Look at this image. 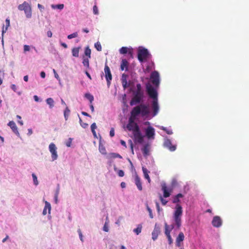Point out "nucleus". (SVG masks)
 <instances>
[{"instance_id":"obj_1","label":"nucleus","mask_w":249,"mask_h":249,"mask_svg":"<svg viewBox=\"0 0 249 249\" xmlns=\"http://www.w3.org/2000/svg\"><path fill=\"white\" fill-rule=\"evenodd\" d=\"M151 78L153 86L148 82H146L145 86L146 90L150 93V97L152 98V117H154L158 113L160 109L158 103V89L159 88L160 81L159 72L157 71H153L151 74Z\"/></svg>"},{"instance_id":"obj_2","label":"nucleus","mask_w":249,"mask_h":249,"mask_svg":"<svg viewBox=\"0 0 249 249\" xmlns=\"http://www.w3.org/2000/svg\"><path fill=\"white\" fill-rule=\"evenodd\" d=\"M150 115V111L147 104H142L133 107L130 111V117L128 118L125 128L127 130H132V125L138 121L140 117L144 120H149L151 118Z\"/></svg>"},{"instance_id":"obj_3","label":"nucleus","mask_w":249,"mask_h":249,"mask_svg":"<svg viewBox=\"0 0 249 249\" xmlns=\"http://www.w3.org/2000/svg\"><path fill=\"white\" fill-rule=\"evenodd\" d=\"M129 93L132 94V99L129 102L131 106L145 104L146 96L144 91L140 83H137L136 87H130L128 89Z\"/></svg>"},{"instance_id":"obj_4","label":"nucleus","mask_w":249,"mask_h":249,"mask_svg":"<svg viewBox=\"0 0 249 249\" xmlns=\"http://www.w3.org/2000/svg\"><path fill=\"white\" fill-rule=\"evenodd\" d=\"M183 214L182 207L180 204L176 205L173 214V223L169 225L170 230H178L181 226V217Z\"/></svg>"},{"instance_id":"obj_5","label":"nucleus","mask_w":249,"mask_h":249,"mask_svg":"<svg viewBox=\"0 0 249 249\" xmlns=\"http://www.w3.org/2000/svg\"><path fill=\"white\" fill-rule=\"evenodd\" d=\"M132 130H128L132 132L133 135V140L135 143L143 144V134L142 133L141 127L138 122L132 125Z\"/></svg>"},{"instance_id":"obj_6","label":"nucleus","mask_w":249,"mask_h":249,"mask_svg":"<svg viewBox=\"0 0 249 249\" xmlns=\"http://www.w3.org/2000/svg\"><path fill=\"white\" fill-rule=\"evenodd\" d=\"M152 57L148 49L142 46H140L137 51V58L140 62L144 63L149 60Z\"/></svg>"},{"instance_id":"obj_7","label":"nucleus","mask_w":249,"mask_h":249,"mask_svg":"<svg viewBox=\"0 0 249 249\" xmlns=\"http://www.w3.org/2000/svg\"><path fill=\"white\" fill-rule=\"evenodd\" d=\"M144 132L143 138H146L148 140H154L155 136V129L152 126H148L146 127L142 128Z\"/></svg>"},{"instance_id":"obj_8","label":"nucleus","mask_w":249,"mask_h":249,"mask_svg":"<svg viewBox=\"0 0 249 249\" xmlns=\"http://www.w3.org/2000/svg\"><path fill=\"white\" fill-rule=\"evenodd\" d=\"M163 146L169 149L171 152L175 151L177 149L176 145H173L171 140L168 139V137L166 136L164 137Z\"/></svg>"},{"instance_id":"obj_9","label":"nucleus","mask_w":249,"mask_h":249,"mask_svg":"<svg viewBox=\"0 0 249 249\" xmlns=\"http://www.w3.org/2000/svg\"><path fill=\"white\" fill-rule=\"evenodd\" d=\"M49 150L51 154L52 160L54 161L58 158V154L57 152V147L54 143H51L49 145Z\"/></svg>"},{"instance_id":"obj_10","label":"nucleus","mask_w":249,"mask_h":249,"mask_svg":"<svg viewBox=\"0 0 249 249\" xmlns=\"http://www.w3.org/2000/svg\"><path fill=\"white\" fill-rule=\"evenodd\" d=\"M172 190V188H168L165 183H162L161 184V190L163 192V197L167 198L169 197L171 194Z\"/></svg>"},{"instance_id":"obj_11","label":"nucleus","mask_w":249,"mask_h":249,"mask_svg":"<svg viewBox=\"0 0 249 249\" xmlns=\"http://www.w3.org/2000/svg\"><path fill=\"white\" fill-rule=\"evenodd\" d=\"M128 77V75L127 74L124 73L122 74L121 82L124 90H125L130 87V82L127 81Z\"/></svg>"},{"instance_id":"obj_12","label":"nucleus","mask_w":249,"mask_h":249,"mask_svg":"<svg viewBox=\"0 0 249 249\" xmlns=\"http://www.w3.org/2000/svg\"><path fill=\"white\" fill-rule=\"evenodd\" d=\"M212 224L214 227H220L222 225V220L221 217L217 215L213 216L212 221Z\"/></svg>"},{"instance_id":"obj_13","label":"nucleus","mask_w":249,"mask_h":249,"mask_svg":"<svg viewBox=\"0 0 249 249\" xmlns=\"http://www.w3.org/2000/svg\"><path fill=\"white\" fill-rule=\"evenodd\" d=\"M160 232V227L157 223H156L154 226V229L152 232V238L154 241L157 239L158 235Z\"/></svg>"},{"instance_id":"obj_14","label":"nucleus","mask_w":249,"mask_h":249,"mask_svg":"<svg viewBox=\"0 0 249 249\" xmlns=\"http://www.w3.org/2000/svg\"><path fill=\"white\" fill-rule=\"evenodd\" d=\"M142 147L141 148L142 154L145 158H146L149 155V146L150 144L147 142L145 143L143 141Z\"/></svg>"},{"instance_id":"obj_15","label":"nucleus","mask_w":249,"mask_h":249,"mask_svg":"<svg viewBox=\"0 0 249 249\" xmlns=\"http://www.w3.org/2000/svg\"><path fill=\"white\" fill-rule=\"evenodd\" d=\"M8 125L10 127V128L12 129L13 132L18 136H19V133L18 130V127L15 124V123L12 121H10L8 124Z\"/></svg>"},{"instance_id":"obj_16","label":"nucleus","mask_w":249,"mask_h":249,"mask_svg":"<svg viewBox=\"0 0 249 249\" xmlns=\"http://www.w3.org/2000/svg\"><path fill=\"white\" fill-rule=\"evenodd\" d=\"M183 197L184 195L182 194L178 193L173 197L172 202L176 204V205L180 204L179 203L181 202L180 198H182Z\"/></svg>"},{"instance_id":"obj_17","label":"nucleus","mask_w":249,"mask_h":249,"mask_svg":"<svg viewBox=\"0 0 249 249\" xmlns=\"http://www.w3.org/2000/svg\"><path fill=\"white\" fill-rule=\"evenodd\" d=\"M135 184L137 186V188L139 190H142V185L141 180L140 178L138 176L136 173H135Z\"/></svg>"},{"instance_id":"obj_18","label":"nucleus","mask_w":249,"mask_h":249,"mask_svg":"<svg viewBox=\"0 0 249 249\" xmlns=\"http://www.w3.org/2000/svg\"><path fill=\"white\" fill-rule=\"evenodd\" d=\"M47 210L48 211V213L50 214L51 211V205L49 202L46 201L45 202V207L43 209L42 212L43 215H45L47 214Z\"/></svg>"},{"instance_id":"obj_19","label":"nucleus","mask_w":249,"mask_h":249,"mask_svg":"<svg viewBox=\"0 0 249 249\" xmlns=\"http://www.w3.org/2000/svg\"><path fill=\"white\" fill-rule=\"evenodd\" d=\"M128 64V62L126 59H122L121 63V65H120L121 70L123 71L125 70V71H128V67H127Z\"/></svg>"},{"instance_id":"obj_20","label":"nucleus","mask_w":249,"mask_h":249,"mask_svg":"<svg viewBox=\"0 0 249 249\" xmlns=\"http://www.w3.org/2000/svg\"><path fill=\"white\" fill-rule=\"evenodd\" d=\"M24 13L26 15V17L27 18H31L32 17V10L31 7L28 5L25 9L24 10Z\"/></svg>"},{"instance_id":"obj_21","label":"nucleus","mask_w":249,"mask_h":249,"mask_svg":"<svg viewBox=\"0 0 249 249\" xmlns=\"http://www.w3.org/2000/svg\"><path fill=\"white\" fill-rule=\"evenodd\" d=\"M142 170L143 173L144 178L147 180L148 182L150 183L151 182V179L150 177L148 175L149 171L145 167H142Z\"/></svg>"},{"instance_id":"obj_22","label":"nucleus","mask_w":249,"mask_h":249,"mask_svg":"<svg viewBox=\"0 0 249 249\" xmlns=\"http://www.w3.org/2000/svg\"><path fill=\"white\" fill-rule=\"evenodd\" d=\"M104 71L105 73V78H108L112 77L110 70L109 67L106 64L104 68Z\"/></svg>"},{"instance_id":"obj_23","label":"nucleus","mask_w":249,"mask_h":249,"mask_svg":"<svg viewBox=\"0 0 249 249\" xmlns=\"http://www.w3.org/2000/svg\"><path fill=\"white\" fill-rule=\"evenodd\" d=\"M80 49V47H78L73 48L72 49V51H71L72 54L74 57H79V52Z\"/></svg>"},{"instance_id":"obj_24","label":"nucleus","mask_w":249,"mask_h":249,"mask_svg":"<svg viewBox=\"0 0 249 249\" xmlns=\"http://www.w3.org/2000/svg\"><path fill=\"white\" fill-rule=\"evenodd\" d=\"M129 50L130 48L127 47H122L119 49V53L122 54L126 55L128 53Z\"/></svg>"},{"instance_id":"obj_25","label":"nucleus","mask_w":249,"mask_h":249,"mask_svg":"<svg viewBox=\"0 0 249 249\" xmlns=\"http://www.w3.org/2000/svg\"><path fill=\"white\" fill-rule=\"evenodd\" d=\"M107 158H120L122 159V157L118 153H110L107 156Z\"/></svg>"},{"instance_id":"obj_26","label":"nucleus","mask_w":249,"mask_h":249,"mask_svg":"<svg viewBox=\"0 0 249 249\" xmlns=\"http://www.w3.org/2000/svg\"><path fill=\"white\" fill-rule=\"evenodd\" d=\"M84 55L88 58H90L91 57V50L88 46L85 48Z\"/></svg>"},{"instance_id":"obj_27","label":"nucleus","mask_w":249,"mask_h":249,"mask_svg":"<svg viewBox=\"0 0 249 249\" xmlns=\"http://www.w3.org/2000/svg\"><path fill=\"white\" fill-rule=\"evenodd\" d=\"M51 7L53 9H58L61 10L64 8V5L62 3L57 4H52Z\"/></svg>"},{"instance_id":"obj_28","label":"nucleus","mask_w":249,"mask_h":249,"mask_svg":"<svg viewBox=\"0 0 249 249\" xmlns=\"http://www.w3.org/2000/svg\"><path fill=\"white\" fill-rule=\"evenodd\" d=\"M164 229H165L164 233H165V235L166 236L170 235V232L172 231L170 230V226L169 225H168L166 222H165V223H164Z\"/></svg>"},{"instance_id":"obj_29","label":"nucleus","mask_w":249,"mask_h":249,"mask_svg":"<svg viewBox=\"0 0 249 249\" xmlns=\"http://www.w3.org/2000/svg\"><path fill=\"white\" fill-rule=\"evenodd\" d=\"M156 126L160 128L161 130L165 131L168 135H171L173 134L172 129H167L166 127L163 126L157 125Z\"/></svg>"},{"instance_id":"obj_30","label":"nucleus","mask_w":249,"mask_h":249,"mask_svg":"<svg viewBox=\"0 0 249 249\" xmlns=\"http://www.w3.org/2000/svg\"><path fill=\"white\" fill-rule=\"evenodd\" d=\"M46 103L49 105V107L52 108L54 107V100L52 98H48L46 100Z\"/></svg>"},{"instance_id":"obj_31","label":"nucleus","mask_w":249,"mask_h":249,"mask_svg":"<svg viewBox=\"0 0 249 249\" xmlns=\"http://www.w3.org/2000/svg\"><path fill=\"white\" fill-rule=\"evenodd\" d=\"M84 97L89 101L90 104H91L94 100L93 96L89 92L86 93Z\"/></svg>"},{"instance_id":"obj_32","label":"nucleus","mask_w":249,"mask_h":249,"mask_svg":"<svg viewBox=\"0 0 249 249\" xmlns=\"http://www.w3.org/2000/svg\"><path fill=\"white\" fill-rule=\"evenodd\" d=\"M184 239V235L182 232H180L178 233V236L177 237L176 241L182 242Z\"/></svg>"},{"instance_id":"obj_33","label":"nucleus","mask_w":249,"mask_h":249,"mask_svg":"<svg viewBox=\"0 0 249 249\" xmlns=\"http://www.w3.org/2000/svg\"><path fill=\"white\" fill-rule=\"evenodd\" d=\"M142 225L140 224L138 225L136 228L133 230V231L136 233V235H139L142 231Z\"/></svg>"},{"instance_id":"obj_34","label":"nucleus","mask_w":249,"mask_h":249,"mask_svg":"<svg viewBox=\"0 0 249 249\" xmlns=\"http://www.w3.org/2000/svg\"><path fill=\"white\" fill-rule=\"evenodd\" d=\"M70 112H71V111H70V109L68 107H67L64 111V116L65 120L66 121H67L68 120L69 116L70 115Z\"/></svg>"},{"instance_id":"obj_35","label":"nucleus","mask_w":249,"mask_h":249,"mask_svg":"<svg viewBox=\"0 0 249 249\" xmlns=\"http://www.w3.org/2000/svg\"><path fill=\"white\" fill-rule=\"evenodd\" d=\"M99 150L100 152L103 155H106L107 154L105 147L100 142L99 145Z\"/></svg>"},{"instance_id":"obj_36","label":"nucleus","mask_w":249,"mask_h":249,"mask_svg":"<svg viewBox=\"0 0 249 249\" xmlns=\"http://www.w3.org/2000/svg\"><path fill=\"white\" fill-rule=\"evenodd\" d=\"M29 4L26 1H24L22 4H19L18 6V9L20 11H24L25 8L28 6Z\"/></svg>"},{"instance_id":"obj_37","label":"nucleus","mask_w":249,"mask_h":249,"mask_svg":"<svg viewBox=\"0 0 249 249\" xmlns=\"http://www.w3.org/2000/svg\"><path fill=\"white\" fill-rule=\"evenodd\" d=\"M5 23H6V26H5V30H4L3 29L2 30V35H3L4 33H5L7 30L8 28L10 26V21L9 18H7L5 20Z\"/></svg>"},{"instance_id":"obj_38","label":"nucleus","mask_w":249,"mask_h":249,"mask_svg":"<svg viewBox=\"0 0 249 249\" xmlns=\"http://www.w3.org/2000/svg\"><path fill=\"white\" fill-rule=\"evenodd\" d=\"M78 116L79 118V123L81 127H82L83 128H86L88 126L89 124L87 123H83L82 122V120L81 119L79 114H78Z\"/></svg>"},{"instance_id":"obj_39","label":"nucleus","mask_w":249,"mask_h":249,"mask_svg":"<svg viewBox=\"0 0 249 249\" xmlns=\"http://www.w3.org/2000/svg\"><path fill=\"white\" fill-rule=\"evenodd\" d=\"M146 69L148 71H151L155 69L154 63L153 61H151V63L149 64V65L147 66Z\"/></svg>"},{"instance_id":"obj_40","label":"nucleus","mask_w":249,"mask_h":249,"mask_svg":"<svg viewBox=\"0 0 249 249\" xmlns=\"http://www.w3.org/2000/svg\"><path fill=\"white\" fill-rule=\"evenodd\" d=\"M94 47L98 51H101L102 50V46L99 41L94 44Z\"/></svg>"},{"instance_id":"obj_41","label":"nucleus","mask_w":249,"mask_h":249,"mask_svg":"<svg viewBox=\"0 0 249 249\" xmlns=\"http://www.w3.org/2000/svg\"><path fill=\"white\" fill-rule=\"evenodd\" d=\"M82 63L84 66L89 68V60L88 58H83V60Z\"/></svg>"},{"instance_id":"obj_42","label":"nucleus","mask_w":249,"mask_h":249,"mask_svg":"<svg viewBox=\"0 0 249 249\" xmlns=\"http://www.w3.org/2000/svg\"><path fill=\"white\" fill-rule=\"evenodd\" d=\"M32 176L33 177L34 184L36 186H37L38 184V182L37 181V178L36 176L34 173H33Z\"/></svg>"},{"instance_id":"obj_43","label":"nucleus","mask_w":249,"mask_h":249,"mask_svg":"<svg viewBox=\"0 0 249 249\" xmlns=\"http://www.w3.org/2000/svg\"><path fill=\"white\" fill-rule=\"evenodd\" d=\"M78 36V34L77 32H74L71 34H70L68 36H67V38L69 39H71L72 38H75V37H77Z\"/></svg>"},{"instance_id":"obj_44","label":"nucleus","mask_w":249,"mask_h":249,"mask_svg":"<svg viewBox=\"0 0 249 249\" xmlns=\"http://www.w3.org/2000/svg\"><path fill=\"white\" fill-rule=\"evenodd\" d=\"M123 103L124 106L127 108L128 106L126 103V95L125 94H124L123 96Z\"/></svg>"},{"instance_id":"obj_45","label":"nucleus","mask_w":249,"mask_h":249,"mask_svg":"<svg viewBox=\"0 0 249 249\" xmlns=\"http://www.w3.org/2000/svg\"><path fill=\"white\" fill-rule=\"evenodd\" d=\"M160 199L162 205L164 206V205H166V204L168 202V201L166 200V199H164L163 198V197L160 195Z\"/></svg>"},{"instance_id":"obj_46","label":"nucleus","mask_w":249,"mask_h":249,"mask_svg":"<svg viewBox=\"0 0 249 249\" xmlns=\"http://www.w3.org/2000/svg\"><path fill=\"white\" fill-rule=\"evenodd\" d=\"M146 209L149 213V215L150 217L151 218H153V215L152 213V211L151 209L148 206V205H146Z\"/></svg>"},{"instance_id":"obj_47","label":"nucleus","mask_w":249,"mask_h":249,"mask_svg":"<svg viewBox=\"0 0 249 249\" xmlns=\"http://www.w3.org/2000/svg\"><path fill=\"white\" fill-rule=\"evenodd\" d=\"M127 54H128V56L130 58H133L134 52H133L132 48H131V47L130 48V50L129 51V52H128V53H127Z\"/></svg>"},{"instance_id":"obj_48","label":"nucleus","mask_w":249,"mask_h":249,"mask_svg":"<svg viewBox=\"0 0 249 249\" xmlns=\"http://www.w3.org/2000/svg\"><path fill=\"white\" fill-rule=\"evenodd\" d=\"M77 232L79 234V238H80V240L82 241V242H83L84 240H83V234H82V231H81L80 229H78Z\"/></svg>"},{"instance_id":"obj_49","label":"nucleus","mask_w":249,"mask_h":249,"mask_svg":"<svg viewBox=\"0 0 249 249\" xmlns=\"http://www.w3.org/2000/svg\"><path fill=\"white\" fill-rule=\"evenodd\" d=\"M93 13L94 15H98L99 14L98 9L96 5H94L93 7Z\"/></svg>"},{"instance_id":"obj_50","label":"nucleus","mask_w":249,"mask_h":249,"mask_svg":"<svg viewBox=\"0 0 249 249\" xmlns=\"http://www.w3.org/2000/svg\"><path fill=\"white\" fill-rule=\"evenodd\" d=\"M128 143L130 144V148H131V152L134 154V144H133V143L132 141L131 140H128Z\"/></svg>"},{"instance_id":"obj_51","label":"nucleus","mask_w":249,"mask_h":249,"mask_svg":"<svg viewBox=\"0 0 249 249\" xmlns=\"http://www.w3.org/2000/svg\"><path fill=\"white\" fill-rule=\"evenodd\" d=\"M167 239H168V244L169 245H171L173 244V240L171 236V235H167V236H166Z\"/></svg>"},{"instance_id":"obj_52","label":"nucleus","mask_w":249,"mask_h":249,"mask_svg":"<svg viewBox=\"0 0 249 249\" xmlns=\"http://www.w3.org/2000/svg\"><path fill=\"white\" fill-rule=\"evenodd\" d=\"M118 175L120 177H123L124 175V172L123 170H118L117 171Z\"/></svg>"},{"instance_id":"obj_53","label":"nucleus","mask_w":249,"mask_h":249,"mask_svg":"<svg viewBox=\"0 0 249 249\" xmlns=\"http://www.w3.org/2000/svg\"><path fill=\"white\" fill-rule=\"evenodd\" d=\"M53 73H54V77L55 78L59 81H60V78L58 75V74L57 73L56 71H55V70L54 69H53Z\"/></svg>"},{"instance_id":"obj_54","label":"nucleus","mask_w":249,"mask_h":249,"mask_svg":"<svg viewBox=\"0 0 249 249\" xmlns=\"http://www.w3.org/2000/svg\"><path fill=\"white\" fill-rule=\"evenodd\" d=\"M103 230L107 232L109 230L108 227L107 225V222H106L103 228Z\"/></svg>"},{"instance_id":"obj_55","label":"nucleus","mask_w":249,"mask_h":249,"mask_svg":"<svg viewBox=\"0 0 249 249\" xmlns=\"http://www.w3.org/2000/svg\"><path fill=\"white\" fill-rule=\"evenodd\" d=\"M97 128V125L95 123H93L91 124L90 126L91 131H93Z\"/></svg>"},{"instance_id":"obj_56","label":"nucleus","mask_w":249,"mask_h":249,"mask_svg":"<svg viewBox=\"0 0 249 249\" xmlns=\"http://www.w3.org/2000/svg\"><path fill=\"white\" fill-rule=\"evenodd\" d=\"M156 206L158 212L159 213L160 211H162V209L160 206V204L158 202H156Z\"/></svg>"},{"instance_id":"obj_57","label":"nucleus","mask_w":249,"mask_h":249,"mask_svg":"<svg viewBox=\"0 0 249 249\" xmlns=\"http://www.w3.org/2000/svg\"><path fill=\"white\" fill-rule=\"evenodd\" d=\"M115 135V132H114V129L113 128H111L110 132H109V136L111 137H114Z\"/></svg>"},{"instance_id":"obj_58","label":"nucleus","mask_w":249,"mask_h":249,"mask_svg":"<svg viewBox=\"0 0 249 249\" xmlns=\"http://www.w3.org/2000/svg\"><path fill=\"white\" fill-rule=\"evenodd\" d=\"M72 139L70 138L68 140V141L66 142V145L67 147H70L71 144Z\"/></svg>"},{"instance_id":"obj_59","label":"nucleus","mask_w":249,"mask_h":249,"mask_svg":"<svg viewBox=\"0 0 249 249\" xmlns=\"http://www.w3.org/2000/svg\"><path fill=\"white\" fill-rule=\"evenodd\" d=\"M106 79L107 80V85L108 87H109L110 86V85L111 83V81L112 80V77H109V78H106Z\"/></svg>"},{"instance_id":"obj_60","label":"nucleus","mask_w":249,"mask_h":249,"mask_svg":"<svg viewBox=\"0 0 249 249\" xmlns=\"http://www.w3.org/2000/svg\"><path fill=\"white\" fill-rule=\"evenodd\" d=\"M59 190H60V186H59V184H58L54 195L58 196L59 193Z\"/></svg>"},{"instance_id":"obj_61","label":"nucleus","mask_w":249,"mask_h":249,"mask_svg":"<svg viewBox=\"0 0 249 249\" xmlns=\"http://www.w3.org/2000/svg\"><path fill=\"white\" fill-rule=\"evenodd\" d=\"M33 98H34V100L37 102H41V101L40 100V98L38 96H37V95H34L33 96Z\"/></svg>"},{"instance_id":"obj_62","label":"nucleus","mask_w":249,"mask_h":249,"mask_svg":"<svg viewBox=\"0 0 249 249\" xmlns=\"http://www.w3.org/2000/svg\"><path fill=\"white\" fill-rule=\"evenodd\" d=\"M30 50V47L29 45H25L24 46V52L29 51Z\"/></svg>"},{"instance_id":"obj_63","label":"nucleus","mask_w":249,"mask_h":249,"mask_svg":"<svg viewBox=\"0 0 249 249\" xmlns=\"http://www.w3.org/2000/svg\"><path fill=\"white\" fill-rule=\"evenodd\" d=\"M11 89L15 92H17V87L15 84H12L11 86Z\"/></svg>"},{"instance_id":"obj_64","label":"nucleus","mask_w":249,"mask_h":249,"mask_svg":"<svg viewBox=\"0 0 249 249\" xmlns=\"http://www.w3.org/2000/svg\"><path fill=\"white\" fill-rule=\"evenodd\" d=\"M40 76L42 78H44L46 76V73L44 71H42L40 73Z\"/></svg>"}]
</instances>
